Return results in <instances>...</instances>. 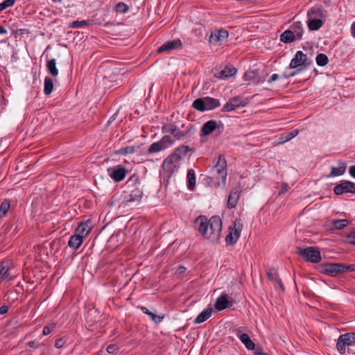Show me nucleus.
Here are the masks:
<instances>
[{"mask_svg":"<svg viewBox=\"0 0 355 355\" xmlns=\"http://www.w3.org/2000/svg\"><path fill=\"white\" fill-rule=\"evenodd\" d=\"M194 223L204 239L211 243H216L220 239L223 223L218 216H212L208 220L205 216H200Z\"/></svg>","mask_w":355,"mask_h":355,"instance_id":"f257e3e1","label":"nucleus"},{"mask_svg":"<svg viewBox=\"0 0 355 355\" xmlns=\"http://www.w3.org/2000/svg\"><path fill=\"white\" fill-rule=\"evenodd\" d=\"M210 173L211 175L205 179L207 183L213 184L216 187L225 185L227 170V162L223 155H220L214 158Z\"/></svg>","mask_w":355,"mask_h":355,"instance_id":"f03ea898","label":"nucleus"},{"mask_svg":"<svg viewBox=\"0 0 355 355\" xmlns=\"http://www.w3.org/2000/svg\"><path fill=\"white\" fill-rule=\"evenodd\" d=\"M218 100L211 97L198 98L193 103V107L196 110L204 112L206 110H211L220 106Z\"/></svg>","mask_w":355,"mask_h":355,"instance_id":"7ed1b4c3","label":"nucleus"},{"mask_svg":"<svg viewBox=\"0 0 355 355\" xmlns=\"http://www.w3.org/2000/svg\"><path fill=\"white\" fill-rule=\"evenodd\" d=\"M17 275V270L10 260L0 262V280L10 282Z\"/></svg>","mask_w":355,"mask_h":355,"instance_id":"20e7f679","label":"nucleus"},{"mask_svg":"<svg viewBox=\"0 0 355 355\" xmlns=\"http://www.w3.org/2000/svg\"><path fill=\"white\" fill-rule=\"evenodd\" d=\"M243 227L242 220L241 218L236 219L233 226H230L229 228V233L225 239L226 242L231 245H234L240 237Z\"/></svg>","mask_w":355,"mask_h":355,"instance_id":"39448f33","label":"nucleus"},{"mask_svg":"<svg viewBox=\"0 0 355 355\" xmlns=\"http://www.w3.org/2000/svg\"><path fill=\"white\" fill-rule=\"evenodd\" d=\"M162 130L164 132L172 135L178 140L187 138L193 132L191 128H189L186 131H182L176 125L173 123H167L164 125L162 127Z\"/></svg>","mask_w":355,"mask_h":355,"instance_id":"423d86ee","label":"nucleus"},{"mask_svg":"<svg viewBox=\"0 0 355 355\" xmlns=\"http://www.w3.org/2000/svg\"><path fill=\"white\" fill-rule=\"evenodd\" d=\"M298 254L306 261L319 263L321 259V254L319 250L313 247L299 248Z\"/></svg>","mask_w":355,"mask_h":355,"instance_id":"0eeeda50","label":"nucleus"},{"mask_svg":"<svg viewBox=\"0 0 355 355\" xmlns=\"http://www.w3.org/2000/svg\"><path fill=\"white\" fill-rule=\"evenodd\" d=\"M355 344V333H347L339 336L336 348L338 351L343 354L346 352V346L349 347Z\"/></svg>","mask_w":355,"mask_h":355,"instance_id":"6e6552de","label":"nucleus"},{"mask_svg":"<svg viewBox=\"0 0 355 355\" xmlns=\"http://www.w3.org/2000/svg\"><path fill=\"white\" fill-rule=\"evenodd\" d=\"M229 32L225 29H216L211 33L209 42L214 46H221L227 41Z\"/></svg>","mask_w":355,"mask_h":355,"instance_id":"1a4fd4ad","label":"nucleus"},{"mask_svg":"<svg viewBox=\"0 0 355 355\" xmlns=\"http://www.w3.org/2000/svg\"><path fill=\"white\" fill-rule=\"evenodd\" d=\"M310 64L311 62L308 60L306 55L302 51H298L291 60L289 67L291 69H295L299 67L306 68Z\"/></svg>","mask_w":355,"mask_h":355,"instance_id":"9d476101","label":"nucleus"},{"mask_svg":"<svg viewBox=\"0 0 355 355\" xmlns=\"http://www.w3.org/2000/svg\"><path fill=\"white\" fill-rule=\"evenodd\" d=\"M179 161V157L176 156L175 154L171 153L164 161L162 167L164 170L172 174L178 170Z\"/></svg>","mask_w":355,"mask_h":355,"instance_id":"9b49d317","label":"nucleus"},{"mask_svg":"<svg viewBox=\"0 0 355 355\" xmlns=\"http://www.w3.org/2000/svg\"><path fill=\"white\" fill-rule=\"evenodd\" d=\"M127 173V170L120 165L107 168L108 175L115 182L122 181L125 178Z\"/></svg>","mask_w":355,"mask_h":355,"instance_id":"f8f14e48","label":"nucleus"},{"mask_svg":"<svg viewBox=\"0 0 355 355\" xmlns=\"http://www.w3.org/2000/svg\"><path fill=\"white\" fill-rule=\"evenodd\" d=\"M334 191L336 195H341L344 193H355V183L349 181H342L334 187Z\"/></svg>","mask_w":355,"mask_h":355,"instance_id":"ddd939ff","label":"nucleus"},{"mask_svg":"<svg viewBox=\"0 0 355 355\" xmlns=\"http://www.w3.org/2000/svg\"><path fill=\"white\" fill-rule=\"evenodd\" d=\"M348 270V267H346L339 263H328L324 267V272L330 276H336L340 272H343Z\"/></svg>","mask_w":355,"mask_h":355,"instance_id":"4468645a","label":"nucleus"},{"mask_svg":"<svg viewBox=\"0 0 355 355\" xmlns=\"http://www.w3.org/2000/svg\"><path fill=\"white\" fill-rule=\"evenodd\" d=\"M234 332L248 349L252 350L254 349V343L247 334L242 333L241 328L236 329Z\"/></svg>","mask_w":355,"mask_h":355,"instance_id":"2eb2a0df","label":"nucleus"},{"mask_svg":"<svg viewBox=\"0 0 355 355\" xmlns=\"http://www.w3.org/2000/svg\"><path fill=\"white\" fill-rule=\"evenodd\" d=\"M326 10L321 6H314L309 9L307 12L308 19H325Z\"/></svg>","mask_w":355,"mask_h":355,"instance_id":"dca6fc26","label":"nucleus"},{"mask_svg":"<svg viewBox=\"0 0 355 355\" xmlns=\"http://www.w3.org/2000/svg\"><path fill=\"white\" fill-rule=\"evenodd\" d=\"M182 42L180 40L177 39L172 41H168L163 44L160 47L158 48L157 51L159 53L164 51H169L173 49H178L182 47Z\"/></svg>","mask_w":355,"mask_h":355,"instance_id":"f3484780","label":"nucleus"},{"mask_svg":"<svg viewBox=\"0 0 355 355\" xmlns=\"http://www.w3.org/2000/svg\"><path fill=\"white\" fill-rule=\"evenodd\" d=\"M92 231V223L89 220L81 222L75 232L82 237L85 238Z\"/></svg>","mask_w":355,"mask_h":355,"instance_id":"a211bd4d","label":"nucleus"},{"mask_svg":"<svg viewBox=\"0 0 355 355\" xmlns=\"http://www.w3.org/2000/svg\"><path fill=\"white\" fill-rule=\"evenodd\" d=\"M243 78L249 83L258 85L263 83L265 79L262 78L256 71H249L245 73Z\"/></svg>","mask_w":355,"mask_h":355,"instance_id":"6ab92c4d","label":"nucleus"},{"mask_svg":"<svg viewBox=\"0 0 355 355\" xmlns=\"http://www.w3.org/2000/svg\"><path fill=\"white\" fill-rule=\"evenodd\" d=\"M241 105H243L242 104V100L239 97L233 98L229 100L223 106L222 111L223 112H232L236 108L239 107Z\"/></svg>","mask_w":355,"mask_h":355,"instance_id":"aec40b11","label":"nucleus"},{"mask_svg":"<svg viewBox=\"0 0 355 355\" xmlns=\"http://www.w3.org/2000/svg\"><path fill=\"white\" fill-rule=\"evenodd\" d=\"M217 122L214 120L207 121L202 127L201 135H209L213 132L217 128Z\"/></svg>","mask_w":355,"mask_h":355,"instance_id":"412c9836","label":"nucleus"},{"mask_svg":"<svg viewBox=\"0 0 355 355\" xmlns=\"http://www.w3.org/2000/svg\"><path fill=\"white\" fill-rule=\"evenodd\" d=\"M346 164L345 162H340L338 166H333L331 173L327 175V178H331L334 176H340L345 173L346 171Z\"/></svg>","mask_w":355,"mask_h":355,"instance_id":"4be33fe9","label":"nucleus"},{"mask_svg":"<svg viewBox=\"0 0 355 355\" xmlns=\"http://www.w3.org/2000/svg\"><path fill=\"white\" fill-rule=\"evenodd\" d=\"M83 239V237L75 232V234L70 237L68 245L69 248L76 250L82 245Z\"/></svg>","mask_w":355,"mask_h":355,"instance_id":"5701e85b","label":"nucleus"},{"mask_svg":"<svg viewBox=\"0 0 355 355\" xmlns=\"http://www.w3.org/2000/svg\"><path fill=\"white\" fill-rule=\"evenodd\" d=\"M240 197V191L238 189L232 190L229 196L227 206L230 209L236 207Z\"/></svg>","mask_w":355,"mask_h":355,"instance_id":"b1692460","label":"nucleus"},{"mask_svg":"<svg viewBox=\"0 0 355 355\" xmlns=\"http://www.w3.org/2000/svg\"><path fill=\"white\" fill-rule=\"evenodd\" d=\"M230 306V302L227 295L220 296L215 303V308L218 310H224Z\"/></svg>","mask_w":355,"mask_h":355,"instance_id":"393cba45","label":"nucleus"},{"mask_svg":"<svg viewBox=\"0 0 355 355\" xmlns=\"http://www.w3.org/2000/svg\"><path fill=\"white\" fill-rule=\"evenodd\" d=\"M212 312L213 310L211 308H208L206 310L203 311L195 318L194 323L200 324L206 321L211 317Z\"/></svg>","mask_w":355,"mask_h":355,"instance_id":"a878e982","label":"nucleus"},{"mask_svg":"<svg viewBox=\"0 0 355 355\" xmlns=\"http://www.w3.org/2000/svg\"><path fill=\"white\" fill-rule=\"evenodd\" d=\"M297 40L301 39L303 35V25L300 21L294 22L290 29Z\"/></svg>","mask_w":355,"mask_h":355,"instance_id":"bb28decb","label":"nucleus"},{"mask_svg":"<svg viewBox=\"0 0 355 355\" xmlns=\"http://www.w3.org/2000/svg\"><path fill=\"white\" fill-rule=\"evenodd\" d=\"M236 72V69L233 67H230V66H227L224 68V69H223L220 73H219V76H218V78H221V79H227V78H229L232 76H233Z\"/></svg>","mask_w":355,"mask_h":355,"instance_id":"cd10ccee","label":"nucleus"},{"mask_svg":"<svg viewBox=\"0 0 355 355\" xmlns=\"http://www.w3.org/2000/svg\"><path fill=\"white\" fill-rule=\"evenodd\" d=\"M323 25L322 19H308L307 26L311 31H317Z\"/></svg>","mask_w":355,"mask_h":355,"instance_id":"c85d7f7f","label":"nucleus"},{"mask_svg":"<svg viewBox=\"0 0 355 355\" xmlns=\"http://www.w3.org/2000/svg\"><path fill=\"white\" fill-rule=\"evenodd\" d=\"M297 40L290 29L285 31L280 36V40L284 43H291Z\"/></svg>","mask_w":355,"mask_h":355,"instance_id":"c756f323","label":"nucleus"},{"mask_svg":"<svg viewBox=\"0 0 355 355\" xmlns=\"http://www.w3.org/2000/svg\"><path fill=\"white\" fill-rule=\"evenodd\" d=\"M187 187L189 190H193L196 187V174L193 169L187 172Z\"/></svg>","mask_w":355,"mask_h":355,"instance_id":"7c9ffc66","label":"nucleus"},{"mask_svg":"<svg viewBox=\"0 0 355 355\" xmlns=\"http://www.w3.org/2000/svg\"><path fill=\"white\" fill-rule=\"evenodd\" d=\"M46 68L49 72L54 77L58 75V69L56 67L55 59H51L46 63Z\"/></svg>","mask_w":355,"mask_h":355,"instance_id":"2f4dec72","label":"nucleus"},{"mask_svg":"<svg viewBox=\"0 0 355 355\" xmlns=\"http://www.w3.org/2000/svg\"><path fill=\"white\" fill-rule=\"evenodd\" d=\"M44 92L45 95L49 96L50 95L53 89V80L49 77H46L44 79Z\"/></svg>","mask_w":355,"mask_h":355,"instance_id":"473e14b6","label":"nucleus"},{"mask_svg":"<svg viewBox=\"0 0 355 355\" xmlns=\"http://www.w3.org/2000/svg\"><path fill=\"white\" fill-rule=\"evenodd\" d=\"M164 150H165V148L159 140V141L153 143L150 146L148 152L149 154H153V153L160 152Z\"/></svg>","mask_w":355,"mask_h":355,"instance_id":"72a5a7b5","label":"nucleus"},{"mask_svg":"<svg viewBox=\"0 0 355 355\" xmlns=\"http://www.w3.org/2000/svg\"><path fill=\"white\" fill-rule=\"evenodd\" d=\"M298 133H299L298 130H294L287 133L285 135L281 136L279 138V140H280L279 144H283L286 141H290L291 139H292L293 138L296 137L298 135Z\"/></svg>","mask_w":355,"mask_h":355,"instance_id":"f704fd0d","label":"nucleus"},{"mask_svg":"<svg viewBox=\"0 0 355 355\" xmlns=\"http://www.w3.org/2000/svg\"><path fill=\"white\" fill-rule=\"evenodd\" d=\"M189 150V146L183 145L177 148L175 150L173 153V154H175L176 156L179 157V159L180 160L182 158V157L187 155Z\"/></svg>","mask_w":355,"mask_h":355,"instance_id":"c9c22d12","label":"nucleus"},{"mask_svg":"<svg viewBox=\"0 0 355 355\" xmlns=\"http://www.w3.org/2000/svg\"><path fill=\"white\" fill-rule=\"evenodd\" d=\"M332 224L335 229L341 230L349 225V220L346 219L334 220Z\"/></svg>","mask_w":355,"mask_h":355,"instance_id":"e433bc0d","label":"nucleus"},{"mask_svg":"<svg viewBox=\"0 0 355 355\" xmlns=\"http://www.w3.org/2000/svg\"><path fill=\"white\" fill-rule=\"evenodd\" d=\"M160 141L165 149L171 147L175 144V141L169 135H164L160 139Z\"/></svg>","mask_w":355,"mask_h":355,"instance_id":"4c0bfd02","label":"nucleus"},{"mask_svg":"<svg viewBox=\"0 0 355 355\" xmlns=\"http://www.w3.org/2000/svg\"><path fill=\"white\" fill-rule=\"evenodd\" d=\"M10 207L9 200H4L0 206V218L4 217Z\"/></svg>","mask_w":355,"mask_h":355,"instance_id":"58836bf2","label":"nucleus"},{"mask_svg":"<svg viewBox=\"0 0 355 355\" xmlns=\"http://www.w3.org/2000/svg\"><path fill=\"white\" fill-rule=\"evenodd\" d=\"M316 62L319 66H325L328 64L329 59L325 54L320 53L316 56Z\"/></svg>","mask_w":355,"mask_h":355,"instance_id":"ea45409f","label":"nucleus"},{"mask_svg":"<svg viewBox=\"0 0 355 355\" xmlns=\"http://www.w3.org/2000/svg\"><path fill=\"white\" fill-rule=\"evenodd\" d=\"M114 10L119 13H125L128 11L129 8L125 3L120 2L116 5Z\"/></svg>","mask_w":355,"mask_h":355,"instance_id":"a19ab883","label":"nucleus"},{"mask_svg":"<svg viewBox=\"0 0 355 355\" xmlns=\"http://www.w3.org/2000/svg\"><path fill=\"white\" fill-rule=\"evenodd\" d=\"M89 24V21L87 20L74 21L69 24V27L73 28H80L83 26H87Z\"/></svg>","mask_w":355,"mask_h":355,"instance_id":"79ce46f5","label":"nucleus"},{"mask_svg":"<svg viewBox=\"0 0 355 355\" xmlns=\"http://www.w3.org/2000/svg\"><path fill=\"white\" fill-rule=\"evenodd\" d=\"M267 275H268V278L271 280L276 281L277 282H281L280 279L279 278V277L277 275V270L275 269H273V268L270 269L267 272Z\"/></svg>","mask_w":355,"mask_h":355,"instance_id":"37998d69","label":"nucleus"},{"mask_svg":"<svg viewBox=\"0 0 355 355\" xmlns=\"http://www.w3.org/2000/svg\"><path fill=\"white\" fill-rule=\"evenodd\" d=\"M15 0H5L0 3V12L4 10L7 8L11 7L15 3Z\"/></svg>","mask_w":355,"mask_h":355,"instance_id":"c03bdc74","label":"nucleus"},{"mask_svg":"<svg viewBox=\"0 0 355 355\" xmlns=\"http://www.w3.org/2000/svg\"><path fill=\"white\" fill-rule=\"evenodd\" d=\"M136 151V148L133 146H128L125 148H123L120 150V153L122 155H128L132 154Z\"/></svg>","mask_w":355,"mask_h":355,"instance_id":"a18cd8bd","label":"nucleus"},{"mask_svg":"<svg viewBox=\"0 0 355 355\" xmlns=\"http://www.w3.org/2000/svg\"><path fill=\"white\" fill-rule=\"evenodd\" d=\"M345 242L352 245H355V231H352L347 235Z\"/></svg>","mask_w":355,"mask_h":355,"instance_id":"49530a36","label":"nucleus"},{"mask_svg":"<svg viewBox=\"0 0 355 355\" xmlns=\"http://www.w3.org/2000/svg\"><path fill=\"white\" fill-rule=\"evenodd\" d=\"M54 329H55V324H51L45 326L44 327V329H43L42 334H43L44 336L49 335V334H51L53 331V330Z\"/></svg>","mask_w":355,"mask_h":355,"instance_id":"de8ad7c7","label":"nucleus"},{"mask_svg":"<svg viewBox=\"0 0 355 355\" xmlns=\"http://www.w3.org/2000/svg\"><path fill=\"white\" fill-rule=\"evenodd\" d=\"M289 187L288 184L286 182H282L281 184V190L279 193V195L284 194L288 191Z\"/></svg>","mask_w":355,"mask_h":355,"instance_id":"09e8293b","label":"nucleus"},{"mask_svg":"<svg viewBox=\"0 0 355 355\" xmlns=\"http://www.w3.org/2000/svg\"><path fill=\"white\" fill-rule=\"evenodd\" d=\"M117 347L114 345H110L107 347V352L109 354H114L116 353Z\"/></svg>","mask_w":355,"mask_h":355,"instance_id":"8fccbe9b","label":"nucleus"},{"mask_svg":"<svg viewBox=\"0 0 355 355\" xmlns=\"http://www.w3.org/2000/svg\"><path fill=\"white\" fill-rule=\"evenodd\" d=\"M64 343H65V340L64 338H60L56 340V342L55 343V346L57 348H61L64 346Z\"/></svg>","mask_w":355,"mask_h":355,"instance_id":"3c124183","label":"nucleus"},{"mask_svg":"<svg viewBox=\"0 0 355 355\" xmlns=\"http://www.w3.org/2000/svg\"><path fill=\"white\" fill-rule=\"evenodd\" d=\"M149 316L151 318V319L155 322H159L162 320V318H160L157 315H156L154 313H151Z\"/></svg>","mask_w":355,"mask_h":355,"instance_id":"603ef678","label":"nucleus"},{"mask_svg":"<svg viewBox=\"0 0 355 355\" xmlns=\"http://www.w3.org/2000/svg\"><path fill=\"white\" fill-rule=\"evenodd\" d=\"M279 78V76L277 73H274L272 75V76L268 80V82L269 83H272L276 80H277Z\"/></svg>","mask_w":355,"mask_h":355,"instance_id":"864d4df0","label":"nucleus"},{"mask_svg":"<svg viewBox=\"0 0 355 355\" xmlns=\"http://www.w3.org/2000/svg\"><path fill=\"white\" fill-rule=\"evenodd\" d=\"M8 307L7 306H1L0 307V314L3 315L8 312Z\"/></svg>","mask_w":355,"mask_h":355,"instance_id":"5fc2aeb1","label":"nucleus"},{"mask_svg":"<svg viewBox=\"0 0 355 355\" xmlns=\"http://www.w3.org/2000/svg\"><path fill=\"white\" fill-rule=\"evenodd\" d=\"M351 176L355 178V166H352L349 170Z\"/></svg>","mask_w":355,"mask_h":355,"instance_id":"6e6d98bb","label":"nucleus"},{"mask_svg":"<svg viewBox=\"0 0 355 355\" xmlns=\"http://www.w3.org/2000/svg\"><path fill=\"white\" fill-rule=\"evenodd\" d=\"M140 309L144 313L147 314L148 315L152 313L145 306H141Z\"/></svg>","mask_w":355,"mask_h":355,"instance_id":"4d7b16f0","label":"nucleus"},{"mask_svg":"<svg viewBox=\"0 0 355 355\" xmlns=\"http://www.w3.org/2000/svg\"><path fill=\"white\" fill-rule=\"evenodd\" d=\"M140 309L144 313L147 314L148 315L152 313L145 306H141Z\"/></svg>","mask_w":355,"mask_h":355,"instance_id":"13d9d810","label":"nucleus"},{"mask_svg":"<svg viewBox=\"0 0 355 355\" xmlns=\"http://www.w3.org/2000/svg\"><path fill=\"white\" fill-rule=\"evenodd\" d=\"M351 33L352 36L355 38V21L352 23L351 26Z\"/></svg>","mask_w":355,"mask_h":355,"instance_id":"bf43d9fd","label":"nucleus"},{"mask_svg":"<svg viewBox=\"0 0 355 355\" xmlns=\"http://www.w3.org/2000/svg\"><path fill=\"white\" fill-rule=\"evenodd\" d=\"M254 355H268V354L261 349H257L254 352Z\"/></svg>","mask_w":355,"mask_h":355,"instance_id":"052dcab7","label":"nucleus"},{"mask_svg":"<svg viewBox=\"0 0 355 355\" xmlns=\"http://www.w3.org/2000/svg\"><path fill=\"white\" fill-rule=\"evenodd\" d=\"M7 30L2 26H0V34H6Z\"/></svg>","mask_w":355,"mask_h":355,"instance_id":"680f3d73","label":"nucleus"},{"mask_svg":"<svg viewBox=\"0 0 355 355\" xmlns=\"http://www.w3.org/2000/svg\"><path fill=\"white\" fill-rule=\"evenodd\" d=\"M137 196V198H133L131 197V198L130 200H128V201H132V200H140L141 198V196L140 194H138V195H135Z\"/></svg>","mask_w":355,"mask_h":355,"instance_id":"e2e57ef3","label":"nucleus"},{"mask_svg":"<svg viewBox=\"0 0 355 355\" xmlns=\"http://www.w3.org/2000/svg\"><path fill=\"white\" fill-rule=\"evenodd\" d=\"M28 345L30 347H37V346L35 345V341H30V342H28Z\"/></svg>","mask_w":355,"mask_h":355,"instance_id":"0e129e2a","label":"nucleus"},{"mask_svg":"<svg viewBox=\"0 0 355 355\" xmlns=\"http://www.w3.org/2000/svg\"><path fill=\"white\" fill-rule=\"evenodd\" d=\"M297 73V71H294V72H293V73L290 75V76H295Z\"/></svg>","mask_w":355,"mask_h":355,"instance_id":"69168bd1","label":"nucleus"},{"mask_svg":"<svg viewBox=\"0 0 355 355\" xmlns=\"http://www.w3.org/2000/svg\"><path fill=\"white\" fill-rule=\"evenodd\" d=\"M62 0H53V1H54V2H57V1L60 2Z\"/></svg>","mask_w":355,"mask_h":355,"instance_id":"338daca9","label":"nucleus"}]
</instances>
